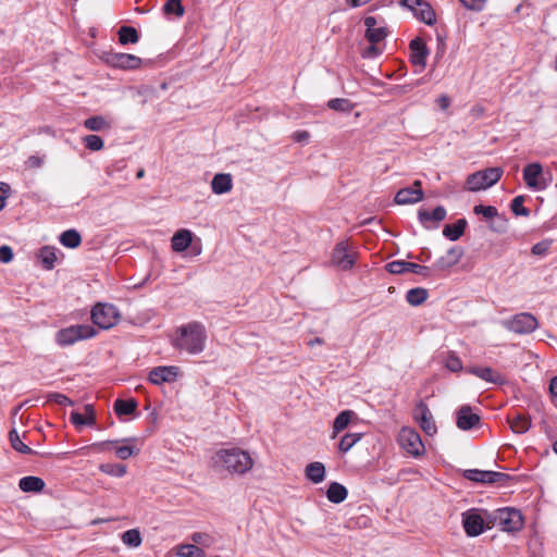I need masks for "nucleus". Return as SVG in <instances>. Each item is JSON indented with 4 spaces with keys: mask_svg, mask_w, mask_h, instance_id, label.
<instances>
[{
    "mask_svg": "<svg viewBox=\"0 0 557 557\" xmlns=\"http://www.w3.org/2000/svg\"><path fill=\"white\" fill-rule=\"evenodd\" d=\"M213 472L225 476H244L249 473L255 460L250 453L237 446L218 448L209 459Z\"/></svg>",
    "mask_w": 557,
    "mask_h": 557,
    "instance_id": "obj_1",
    "label": "nucleus"
},
{
    "mask_svg": "<svg viewBox=\"0 0 557 557\" xmlns=\"http://www.w3.org/2000/svg\"><path fill=\"white\" fill-rule=\"evenodd\" d=\"M207 330L200 322H188L175 329L170 337L171 345L187 355H200L207 344Z\"/></svg>",
    "mask_w": 557,
    "mask_h": 557,
    "instance_id": "obj_2",
    "label": "nucleus"
},
{
    "mask_svg": "<svg viewBox=\"0 0 557 557\" xmlns=\"http://www.w3.org/2000/svg\"><path fill=\"white\" fill-rule=\"evenodd\" d=\"M503 173V169L498 166L474 172L467 177L466 188L473 193L485 190L495 185L502 178Z\"/></svg>",
    "mask_w": 557,
    "mask_h": 557,
    "instance_id": "obj_3",
    "label": "nucleus"
},
{
    "mask_svg": "<svg viewBox=\"0 0 557 557\" xmlns=\"http://www.w3.org/2000/svg\"><path fill=\"white\" fill-rule=\"evenodd\" d=\"M358 258V250L348 240L338 242L331 252V264L338 270L352 269Z\"/></svg>",
    "mask_w": 557,
    "mask_h": 557,
    "instance_id": "obj_4",
    "label": "nucleus"
},
{
    "mask_svg": "<svg viewBox=\"0 0 557 557\" xmlns=\"http://www.w3.org/2000/svg\"><path fill=\"white\" fill-rule=\"evenodd\" d=\"M91 319L100 329L109 330L119 323L121 314L113 305L97 304L91 310Z\"/></svg>",
    "mask_w": 557,
    "mask_h": 557,
    "instance_id": "obj_5",
    "label": "nucleus"
},
{
    "mask_svg": "<svg viewBox=\"0 0 557 557\" xmlns=\"http://www.w3.org/2000/svg\"><path fill=\"white\" fill-rule=\"evenodd\" d=\"M95 335L96 331L90 325H72L57 333V343L61 346H69Z\"/></svg>",
    "mask_w": 557,
    "mask_h": 557,
    "instance_id": "obj_6",
    "label": "nucleus"
},
{
    "mask_svg": "<svg viewBox=\"0 0 557 557\" xmlns=\"http://www.w3.org/2000/svg\"><path fill=\"white\" fill-rule=\"evenodd\" d=\"M398 443L412 457H420L425 453L420 435L411 428H403L399 431Z\"/></svg>",
    "mask_w": 557,
    "mask_h": 557,
    "instance_id": "obj_7",
    "label": "nucleus"
},
{
    "mask_svg": "<svg viewBox=\"0 0 557 557\" xmlns=\"http://www.w3.org/2000/svg\"><path fill=\"white\" fill-rule=\"evenodd\" d=\"M505 326L517 334H528L537 327V320L531 313H519L504 322Z\"/></svg>",
    "mask_w": 557,
    "mask_h": 557,
    "instance_id": "obj_8",
    "label": "nucleus"
},
{
    "mask_svg": "<svg viewBox=\"0 0 557 557\" xmlns=\"http://www.w3.org/2000/svg\"><path fill=\"white\" fill-rule=\"evenodd\" d=\"M366 26L364 37L370 44H379L388 35V29L382 20L368 15L363 20Z\"/></svg>",
    "mask_w": 557,
    "mask_h": 557,
    "instance_id": "obj_9",
    "label": "nucleus"
},
{
    "mask_svg": "<svg viewBox=\"0 0 557 557\" xmlns=\"http://www.w3.org/2000/svg\"><path fill=\"white\" fill-rule=\"evenodd\" d=\"M496 519L503 531L515 532L522 528L523 519L520 511L511 508H504L497 511Z\"/></svg>",
    "mask_w": 557,
    "mask_h": 557,
    "instance_id": "obj_10",
    "label": "nucleus"
},
{
    "mask_svg": "<svg viewBox=\"0 0 557 557\" xmlns=\"http://www.w3.org/2000/svg\"><path fill=\"white\" fill-rule=\"evenodd\" d=\"M400 4L411 10L420 21L428 25H433L436 21L432 7L422 0H400Z\"/></svg>",
    "mask_w": 557,
    "mask_h": 557,
    "instance_id": "obj_11",
    "label": "nucleus"
},
{
    "mask_svg": "<svg viewBox=\"0 0 557 557\" xmlns=\"http://www.w3.org/2000/svg\"><path fill=\"white\" fill-rule=\"evenodd\" d=\"M473 212L483 215L486 220H491L490 228L492 231L503 233L507 230V220L498 214L495 207L478 205L473 208Z\"/></svg>",
    "mask_w": 557,
    "mask_h": 557,
    "instance_id": "obj_12",
    "label": "nucleus"
},
{
    "mask_svg": "<svg viewBox=\"0 0 557 557\" xmlns=\"http://www.w3.org/2000/svg\"><path fill=\"white\" fill-rule=\"evenodd\" d=\"M421 186L422 183L420 181H414L412 186L399 189L395 195V202L397 205L404 206L422 201L424 198V193Z\"/></svg>",
    "mask_w": 557,
    "mask_h": 557,
    "instance_id": "obj_13",
    "label": "nucleus"
},
{
    "mask_svg": "<svg viewBox=\"0 0 557 557\" xmlns=\"http://www.w3.org/2000/svg\"><path fill=\"white\" fill-rule=\"evenodd\" d=\"M543 166L539 162L529 163L523 169V181L532 190H543L546 183L542 181Z\"/></svg>",
    "mask_w": 557,
    "mask_h": 557,
    "instance_id": "obj_14",
    "label": "nucleus"
},
{
    "mask_svg": "<svg viewBox=\"0 0 557 557\" xmlns=\"http://www.w3.org/2000/svg\"><path fill=\"white\" fill-rule=\"evenodd\" d=\"M180 368L175 366H160L151 369L148 375V381L153 385H161L163 383H172L176 381L180 375Z\"/></svg>",
    "mask_w": 557,
    "mask_h": 557,
    "instance_id": "obj_15",
    "label": "nucleus"
},
{
    "mask_svg": "<svg viewBox=\"0 0 557 557\" xmlns=\"http://www.w3.org/2000/svg\"><path fill=\"white\" fill-rule=\"evenodd\" d=\"M106 62L114 67L123 70H135L141 66V59L134 54L128 53H107Z\"/></svg>",
    "mask_w": 557,
    "mask_h": 557,
    "instance_id": "obj_16",
    "label": "nucleus"
},
{
    "mask_svg": "<svg viewBox=\"0 0 557 557\" xmlns=\"http://www.w3.org/2000/svg\"><path fill=\"white\" fill-rule=\"evenodd\" d=\"M386 269L392 274H403L406 272H412L419 275L428 276L429 275V268L424 265H420L413 262H407V261H392L387 263Z\"/></svg>",
    "mask_w": 557,
    "mask_h": 557,
    "instance_id": "obj_17",
    "label": "nucleus"
},
{
    "mask_svg": "<svg viewBox=\"0 0 557 557\" xmlns=\"http://www.w3.org/2000/svg\"><path fill=\"white\" fill-rule=\"evenodd\" d=\"M463 528L469 536H476L484 530L485 520L478 511H468L463 513Z\"/></svg>",
    "mask_w": 557,
    "mask_h": 557,
    "instance_id": "obj_18",
    "label": "nucleus"
},
{
    "mask_svg": "<svg viewBox=\"0 0 557 557\" xmlns=\"http://www.w3.org/2000/svg\"><path fill=\"white\" fill-rule=\"evenodd\" d=\"M414 419L419 423L420 428L428 434L433 435L436 433V425L433 420L432 413L428 407L420 403L414 409Z\"/></svg>",
    "mask_w": 557,
    "mask_h": 557,
    "instance_id": "obj_19",
    "label": "nucleus"
},
{
    "mask_svg": "<svg viewBox=\"0 0 557 557\" xmlns=\"http://www.w3.org/2000/svg\"><path fill=\"white\" fill-rule=\"evenodd\" d=\"M465 476L474 482L496 483L507 479V475L496 471H482L470 469L465 471Z\"/></svg>",
    "mask_w": 557,
    "mask_h": 557,
    "instance_id": "obj_20",
    "label": "nucleus"
},
{
    "mask_svg": "<svg viewBox=\"0 0 557 557\" xmlns=\"http://www.w3.org/2000/svg\"><path fill=\"white\" fill-rule=\"evenodd\" d=\"M463 256V250L460 247H453L446 251L445 255L440 257L434 263V268L440 271H445L456 265Z\"/></svg>",
    "mask_w": 557,
    "mask_h": 557,
    "instance_id": "obj_21",
    "label": "nucleus"
},
{
    "mask_svg": "<svg viewBox=\"0 0 557 557\" xmlns=\"http://www.w3.org/2000/svg\"><path fill=\"white\" fill-rule=\"evenodd\" d=\"M410 49H411V62L414 65L420 66L421 70H423L425 67L426 57L429 53L424 41L420 38H416V39L411 40Z\"/></svg>",
    "mask_w": 557,
    "mask_h": 557,
    "instance_id": "obj_22",
    "label": "nucleus"
},
{
    "mask_svg": "<svg viewBox=\"0 0 557 557\" xmlns=\"http://www.w3.org/2000/svg\"><path fill=\"white\" fill-rule=\"evenodd\" d=\"M193 233L187 228L176 231L171 238V247L175 252L185 251L193 243Z\"/></svg>",
    "mask_w": 557,
    "mask_h": 557,
    "instance_id": "obj_23",
    "label": "nucleus"
},
{
    "mask_svg": "<svg viewBox=\"0 0 557 557\" xmlns=\"http://www.w3.org/2000/svg\"><path fill=\"white\" fill-rule=\"evenodd\" d=\"M466 371L486 383L496 384L502 382V375L490 367L471 366Z\"/></svg>",
    "mask_w": 557,
    "mask_h": 557,
    "instance_id": "obj_24",
    "label": "nucleus"
},
{
    "mask_svg": "<svg viewBox=\"0 0 557 557\" xmlns=\"http://www.w3.org/2000/svg\"><path fill=\"white\" fill-rule=\"evenodd\" d=\"M480 422V417L472 412L469 406L461 407L457 412V426L469 430Z\"/></svg>",
    "mask_w": 557,
    "mask_h": 557,
    "instance_id": "obj_25",
    "label": "nucleus"
},
{
    "mask_svg": "<svg viewBox=\"0 0 557 557\" xmlns=\"http://www.w3.org/2000/svg\"><path fill=\"white\" fill-rule=\"evenodd\" d=\"M233 188V177L228 173H218L211 181V189L215 195L230 193Z\"/></svg>",
    "mask_w": 557,
    "mask_h": 557,
    "instance_id": "obj_26",
    "label": "nucleus"
},
{
    "mask_svg": "<svg viewBox=\"0 0 557 557\" xmlns=\"http://www.w3.org/2000/svg\"><path fill=\"white\" fill-rule=\"evenodd\" d=\"M418 215L420 222L424 225V227L430 228V222H434L435 224H437L438 222L445 219L446 210L445 208L440 206L436 207L432 212H429L426 210H420Z\"/></svg>",
    "mask_w": 557,
    "mask_h": 557,
    "instance_id": "obj_27",
    "label": "nucleus"
},
{
    "mask_svg": "<svg viewBox=\"0 0 557 557\" xmlns=\"http://www.w3.org/2000/svg\"><path fill=\"white\" fill-rule=\"evenodd\" d=\"M26 433H23L22 436L18 434V432L13 429L9 433V441L14 450H16L20 454L23 455H33L35 451L23 442V438H25Z\"/></svg>",
    "mask_w": 557,
    "mask_h": 557,
    "instance_id": "obj_28",
    "label": "nucleus"
},
{
    "mask_svg": "<svg viewBox=\"0 0 557 557\" xmlns=\"http://www.w3.org/2000/svg\"><path fill=\"white\" fill-rule=\"evenodd\" d=\"M305 474L312 483L319 484L325 478V467L319 461L311 462L306 467Z\"/></svg>",
    "mask_w": 557,
    "mask_h": 557,
    "instance_id": "obj_29",
    "label": "nucleus"
},
{
    "mask_svg": "<svg viewBox=\"0 0 557 557\" xmlns=\"http://www.w3.org/2000/svg\"><path fill=\"white\" fill-rule=\"evenodd\" d=\"M356 417L351 410H344L337 414L333 422V434L334 438L339 432L344 431L350 423L351 419Z\"/></svg>",
    "mask_w": 557,
    "mask_h": 557,
    "instance_id": "obj_30",
    "label": "nucleus"
},
{
    "mask_svg": "<svg viewBox=\"0 0 557 557\" xmlns=\"http://www.w3.org/2000/svg\"><path fill=\"white\" fill-rule=\"evenodd\" d=\"M326 497L331 503L339 504L346 499L347 490L344 485L333 482L327 488Z\"/></svg>",
    "mask_w": 557,
    "mask_h": 557,
    "instance_id": "obj_31",
    "label": "nucleus"
},
{
    "mask_svg": "<svg viewBox=\"0 0 557 557\" xmlns=\"http://www.w3.org/2000/svg\"><path fill=\"white\" fill-rule=\"evenodd\" d=\"M18 486L23 492H40L45 487V482L38 476H25L20 480Z\"/></svg>",
    "mask_w": 557,
    "mask_h": 557,
    "instance_id": "obj_32",
    "label": "nucleus"
},
{
    "mask_svg": "<svg viewBox=\"0 0 557 557\" xmlns=\"http://www.w3.org/2000/svg\"><path fill=\"white\" fill-rule=\"evenodd\" d=\"M467 221L458 220L455 224H447L443 228V234L450 240H457L465 232Z\"/></svg>",
    "mask_w": 557,
    "mask_h": 557,
    "instance_id": "obj_33",
    "label": "nucleus"
},
{
    "mask_svg": "<svg viewBox=\"0 0 557 557\" xmlns=\"http://www.w3.org/2000/svg\"><path fill=\"white\" fill-rule=\"evenodd\" d=\"M38 258L47 270L54 268L57 261L55 248L46 246L39 250Z\"/></svg>",
    "mask_w": 557,
    "mask_h": 557,
    "instance_id": "obj_34",
    "label": "nucleus"
},
{
    "mask_svg": "<svg viewBox=\"0 0 557 557\" xmlns=\"http://www.w3.org/2000/svg\"><path fill=\"white\" fill-rule=\"evenodd\" d=\"M122 543L131 548H137L143 543V537L138 529H131L121 535Z\"/></svg>",
    "mask_w": 557,
    "mask_h": 557,
    "instance_id": "obj_35",
    "label": "nucleus"
},
{
    "mask_svg": "<svg viewBox=\"0 0 557 557\" xmlns=\"http://www.w3.org/2000/svg\"><path fill=\"white\" fill-rule=\"evenodd\" d=\"M60 242L67 248H77L82 243V237L77 231L67 230L61 234Z\"/></svg>",
    "mask_w": 557,
    "mask_h": 557,
    "instance_id": "obj_36",
    "label": "nucleus"
},
{
    "mask_svg": "<svg viewBox=\"0 0 557 557\" xmlns=\"http://www.w3.org/2000/svg\"><path fill=\"white\" fill-rule=\"evenodd\" d=\"M176 555L178 557H205L202 548L194 544H182L176 548Z\"/></svg>",
    "mask_w": 557,
    "mask_h": 557,
    "instance_id": "obj_37",
    "label": "nucleus"
},
{
    "mask_svg": "<svg viewBox=\"0 0 557 557\" xmlns=\"http://www.w3.org/2000/svg\"><path fill=\"white\" fill-rule=\"evenodd\" d=\"M137 408V403L135 399H117L114 403V411L117 416L132 414Z\"/></svg>",
    "mask_w": 557,
    "mask_h": 557,
    "instance_id": "obj_38",
    "label": "nucleus"
},
{
    "mask_svg": "<svg viewBox=\"0 0 557 557\" xmlns=\"http://www.w3.org/2000/svg\"><path fill=\"white\" fill-rule=\"evenodd\" d=\"M511 430L517 434L525 433L530 426L531 421L529 417L518 414L517 417L509 420Z\"/></svg>",
    "mask_w": 557,
    "mask_h": 557,
    "instance_id": "obj_39",
    "label": "nucleus"
},
{
    "mask_svg": "<svg viewBox=\"0 0 557 557\" xmlns=\"http://www.w3.org/2000/svg\"><path fill=\"white\" fill-rule=\"evenodd\" d=\"M327 107L334 111L349 113L355 108V104L348 99L335 98L329 100Z\"/></svg>",
    "mask_w": 557,
    "mask_h": 557,
    "instance_id": "obj_40",
    "label": "nucleus"
},
{
    "mask_svg": "<svg viewBox=\"0 0 557 557\" xmlns=\"http://www.w3.org/2000/svg\"><path fill=\"white\" fill-rule=\"evenodd\" d=\"M428 298V292L424 288L417 287L408 290L406 299L411 306H419Z\"/></svg>",
    "mask_w": 557,
    "mask_h": 557,
    "instance_id": "obj_41",
    "label": "nucleus"
},
{
    "mask_svg": "<svg viewBox=\"0 0 557 557\" xmlns=\"http://www.w3.org/2000/svg\"><path fill=\"white\" fill-rule=\"evenodd\" d=\"M361 440L360 433H347L345 434L339 443H338V449L342 453L349 451L359 441Z\"/></svg>",
    "mask_w": 557,
    "mask_h": 557,
    "instance_id": "obj_42",
    "label": "nucleus"
},
{
    "mask_svg": "<svg viewBox=\"0 0 557 557\" xmlns=\"http://www.w3.org/2000/svg\"><path fill=\"white\" fill-rule=\"evenodd\" d=\"M119 40L122 45L128 42L136 44L138 41V34L134 27L123 26L119 30Z\"/></svg>",
    "mask_w": 557,
    "mask_h": 557,
    "instance_id": "obj_43",
    "label": "nucleus"
},
{
    "mask_svg": "<svg viewBox=\"0 0 557 557\" xmlns=\"http://www.w3.org/2000/svg\"><path fill=\"white\" fill-rule=\"evenodd\" d=\"M99 470L104 474L117 478L126 473V467L120 463H101Z\"/></svg>",
    "mask_w": 557,
    "mask_h": 557,
    "instance_id": "obj_44",
    "label": "nucleus"
},
{
    "mask_svg": "<svg viewBox=\"0 0 557 557\" xmlns=\"http://www.w3.org/2000/svg\"><path fill=\"white\" fill-rule=\"evenodd\" d=\"M84 125L86 128L99 132L109 128V123L102 116H92L85 120Z\"/></svg>",
    "mask_w": 557,
    "mask_h": 557,
    "instance_id": "obj_45",
    "label": "nucleus"
},
{
    "mask_svg": "<svg viewBox=\"0 0 557 557\" xmlns=\"http://www.w3.org/2000/svg\"><path fill=\"white\" fill-rule=\"evenodd\" d=\"M191 541L194 542V545H197L198 547H210L214 540L213 536L207 532H196L191 535Z\"/></svg>",
    "mask_w": 557,
    "mask_h": 557,
    "instance_id": "obj_46",
    "label": "nucleus"
},
{
    "mask_svg": "<svg viewBox=\"0 0 557 557\" xmlns=\"http://www.w3.org/2000/svg\"><path fill=\"white\" fill-rule=\"evenodd\" d=\"M85 146L91 151H99L103 148V140L97 135H87L83 138Z\"/></svg>",
    "mask_w": 557,
    "mask_h": 557,
    "instance_id": "obj_47",
    "label": "nucleus"
},
{
    "mask_svg": "<svg viewBox=\"0 0 557 557\" xmlns=\"http://www.w3.org/2000/svg\"><path fill=\"white\" fill-rule=\"evenodd\" d=\"M115 454L120 459L126 460L134 455H138L139 448L133 445L119 446L115 448Z\"/></svg>",
    "mask_w": 557,
    "mask_h": 557,
    "instance_id": "obj_48",
    "label": "nucleus"
},
{
    "mask_svg": "<svg viewBox=\"0 0 557 557\" xmlns=\"http://www.w3.org/2000/svg\"><path fill=\"white\" fill-rule=\"evenodd\" d=\"M523 202H524V197L523 196H517L516 198H513L510 207H511L512 212L516 215H523V216H528L529 215L530 212L523 206Z\"/></svg>",
    "mask_w": 557,
    "mask_h": 557,
    "instance_id": "obj_49",
    "label": "nucleus"
},
{
    "mask_svg": "<svg viewBox=\"0 0 557 557\" xmlns=\"http://www.w3.org/2000/svg\"><path fill=\"white\" fill-rule=\"evenodd\" d=\"M164 11L166 13H174L177 16H182L184 14V8L181 0H169L164 5Z\"/></svg>",
    "mask_w": 557,
    "mask_h": 557,
    "instance_id": "obj_50",
    "label": "nucleus"
},
{
    "mask_svg": "<svg viewBox=\"0 0 557 557\" xmlns=\"http://www.w3.org/2000/svg\"><path fill=\"white\" fill-rule=\"evenodd\" d=\"M445 367L451 372H459L463 369L461 360L455 355H449L446 358Z\"/></svg>",
    "mask_w": 557,
    "mask_h": 557,
    "instance_id": "obj_51",
    "label": "nucleus"
},
{
    "mask_svg": "<svg viewBox=\"0 0 557 557\" xmlns=\"http://www.w3.org/2000/svg\"><path fill=\"white\" fill-rule=\"evenodd\" d=\"M461 4L470 11H482L487 0H459Z\"/></svg>",
    "mask_w": 557,
    "mask_h": 557,
    "instance_id": "obj_52",
    "label": "nucleus"
},
{
    "mask_svg": "<svg viewBox=\"0 0 557 557\" xmlns=\"http://www.w3.org/2000/svg\"><path fill=\"white\" fill-rule=\"evenodd\" d=\"M48 400L62 406H72L73 401L65 395L60 393H51L48 395Z\"/></svg>",
    "mask_w": 557,
    "mask_h": 557,
    "instance_id": "obj_53",
    "label": "nucleus"
},
{
    "mask_svg": "<svg viewBox=\"0 0 557 557\" xmlns=\"http://www.w3.org/2000/svg\"><path fill=\"white\" fill-rule=\"evenodd\" d=\"M14 253L10 246L3 245L0 247V262L9 263L13 260Z\"/></svg>",
    "mask_w": 557,
    "mask_h": 557,
    "instance_id": "obj_54",
    "label": "nucleus"
},
{
    "mask_svg": "<svg viewBox=\"0 0 557 557\" xmlns=\"http://www.w3.org/2000/svg\"><path fill=\"white\" fill-rule=\"evenodd\" d=\"M9 196H10V186L5 183H0V211L4 208Z\"/></svg>",
    "mask_w": 557,
    "mask_h": 557,
    "instance_id": "obj_55",
    "label": "nucleus"
},
{
    "mask_svg": "<svg viewBox=\"0 0 557 557\" xmlns=\"http://www.w3.org/2000/svg\"><path fill=\"white\" fill-rule=\"evenodd\" d=\"M71 421L76 426L89 425L88 417H84L83 414H81V413H78L76 411H73L71 413Z\"/></svg>",
    "mask_w": 557,
    "mask_h": 557,
    "instance_id": "obj_56",
    "label": "nucleus"
},
{
    "mask_svg": "<svg viewBox=\"0 0 557 557\" xmlns=\"http://www.w3.org/2000/svg\"><path fill=\"white\" fill-rule=\"evenodd\" d=\"M310 134L307 131H299L294 134V139L297 143H307Z\"/></svg>",
    "mask_w": 557,
    "mask_h": 557,
    "instance_id": "obj_57",
    "label": "nucleus"
},
{
    "mask_svg": "<svg viewBox=\"0 0 557 557\" xmlns=\"http://www.w3.org/2000/svg\"><path fill=\"white\" fill-rule=\"evenodd\" d=\"M85 412H86V417H88L89 425H92L95 423V420H96V414H95V410H94L92 405H86L85 406Z\"/></svg>",
    "mask_w": 557,
    "mask_h": 557,
    "instance_id": "obj_58",
    "label": "nucleus"
},
{
    "mask_svg": "<svg viewBox=\"0 0 557 557\" xmlns=\"http://www.w3.org/2000/svg\"><path fill=\"white\" fill-rule=\"evenodd\" d=\"M548 245L546 243H539L532 247V252L534 255H543L546 252Z\"/></svg>",
    "mask_w": 557,
    "mask_h": 557,
    "instance_id": "obj_59",
    "label": "nucleus"
},
{
    "mask_svg": "<svg viewBox=\"0 0 557 557\" xmlns=\"http://www.w3.org/2000/svg\"><path fill=\"white\" fill-rule=\"evenodd\" d=\"M436 102H437V104H438L440 109H442V110H446V109L449 107V104H450V100H449V98H448L447 96H444V95H443V96H441V97L436 100Z\"/></svg>",
    "mask_w": 557,
    "mask_h": 557,
    "instance_id": "obj_60",
    "label": "nucleus"
},
{
    "mask_svg": "<svg viewBox=\"0 0 557 557\" xmlns=\"http://www.w3.org/2000/svg\"><path fill=\"white\" fill-rule=\"evenodd\" d=\"M113 443H114L113 441H106V442L95 443V444L91 445V448H94L97 451H103V450H106L107 445L113 444Z\"/></svg>",
    "mask_w": 557,
    "mask_h": 557,
    "instance_id": "obj_61",
    "label": "nucleus"
},
{
    "mask_svg": "<svg viewBox=\"0 0 557 557\" xmlns=\"http://www.w3.org/2000/svg\"><path fill=\"white\" fill-rule=\"evenodd\" d=\"M376 44H371V46L369 48H367V50L364 51L363 55L364 57H372V55H376L380 53V50L375 47Z\"/></svg>",
    "mask_w": 557,
    "mask_h": 557,
    "instance_id": "obj_62",
    "label": "nucleus"
},
{
    "mask_svg": "<svg viewBox=\"0 0 557 557\" xmlns=\"http://www.w3.org/2000/svg\"><path fill=\"white\" fill-rule=\"evenodd\" d=\"M371 0H346V2L351 7V8H359V7H363L366 5L367 3H369Z\"/></svg>",
    "mask_w": 557,
    "mask_h": 557,
    "instance_id": "obj_63",
    "label": "nucleus"
},
{
    "mask_svg": "<svg viewBox=\"0 0 557 557\" xmlns=\"http://www.w3.org/2000/svg\"><path fill=\"white\" fill-rule=\"evenodd\" d=\"M549 393L554 398H557V376L553 377L549 383Z\"/></svg>",
    "mask_w": 557,
    "mask_h": 557,
    "instance_id": "obj_64",
    "label": "nucleus"
}]
</instances>
